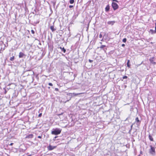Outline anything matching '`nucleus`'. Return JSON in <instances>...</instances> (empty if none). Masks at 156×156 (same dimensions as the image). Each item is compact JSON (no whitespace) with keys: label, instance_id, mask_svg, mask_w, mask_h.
I'll use <instances>...</instances> for the list:
<instances>
[{"label":"nucleus","instance_id":"obj_1","mask_svg":"<svg viewBox=\"0 0 156 156\" xmlns=\"http://www.w3.org/2000/svg\"><path fill=\"white\" fill-rule=\"evenodd\" d=\"M61 132V129L56 128L53 131H52L51 134L55 135L60 134Z\"/></svg>","mask_w":156,"mask_h":156},{"label":"nucleus","instance_id":"obj_2","mask_svg":"<svg viewBox=\"0 0 156 156\" xmlns=\"http://www.w3.org/2000/svg\"><path fill=\"white\" fill-rule=\"evenodd\" d=\"M150 149L149 150V153L152 155H154L155 153V149L152 145L150 146Z\"/></svg>","mask_w":156,"mask_h":156},{"label":"nucleus","instance_id":"obj_3","mask_svg":"<svg viewBox=\"0 0 156 156\" xmlns=\"http://www.w3.org/2000/svg\"><path fill=\"white\" fill-rule=\"evenodd\" d=\"M112 5L114 10H115L119 8L118 5L115 2H112Z\"/></svg>","mask_w":156,"mask_h":156},{"label":"nucleus","instance_id":"obj_4","mask_svg":"<svg viewBox=\"0 0 156 156\" xmlns=\"http://www.w3.org/2000/svg\"><path fill=\"white\" fill-rule=\"evenodd\" d=\"M149 60L151 64L153 65L156 64V61L155 62V58L154 57H151L150 58Z\"/></svg>","mask_w":156,"mask_h":156},{"label":"nucleus","instance_id":"obj_5","mask_svg":"<svg viewBox=\"0 0 156 156\" xmlns=\"http://www.w3.org/2000/svg\"><path fill=\"white\" fill-rule=\"evenodd\" d=\"M56 147V146H52L51 145H49L47 147V148L48 151H51L55 148Z\"/></svg>","mask_w":156,"mask_h":156},{"label":"nucleus","instance_id":"obj_6","mask_svg":"<svg viewBox=\"0 0 156 156\" xmlns=\"http://www.w3.org/2000/svg\"><path fill=\"white\" fill-rule=\"evenodd\" d=\"M34 137V135L33 134H30L27 135L26 137V139H31Z\"/></svg>","mask_w":156,"mask_h":156},{"label":"nucleus","instance_id":"obj_7","mask_svg":"<svg viewBox=\"0 0 156 156\" xmlns=\"http://www.w3.org/2000/svg\"><path fill=\"white\" fill-rule=\"evenodd\" d=\"M25 56V54L23 52H20L19 54V57L20 58H21Z\"/></svg>","mask_w":156,"mask_h":156},{"label":"nucleus","instance_id":"obj_8","mask_svg":"<svg viewBox=\"0 0 156 156\" xmlns=\"http://www.w3.org/2000/svg\"><path fill=\"white\" fill-rule=\"evenodd\" d=\"M110 10V6L109 5H108L105 8V11L106 12H108Z\"/></svg>","mask_w":156,"mask_h":156},{"label":"nucleus","instance_id":"obj_9","mask_svg":"<svg viewBox=\"0 0 156 156\" xmlns=\"http://www.w3.org/2000/svg\"><path fill=\"white\" fill-rule=\"evenodd\" d=\"M148 137L150 141H154V139L150 134L148 135Z\"/></svg>","mask_w":156,"mask_h":156},{"label":"nucleus","instance_id":"obj_10","mask_svg":"<svg viewBox=\"0 0 156 156\" xmlns=\"http://www.w3.org/2000/svg\"><path fill=\"white\" fill-rule=\"evenodd\" d=\"M115 23V21H109L108 22V24H111L112 25H113Z\"/></svg>","mask_w":156,"mask_h":156},{"label":"nucleus","instance_id":"obj_11","mask_svg":"<svg viewBox=\"0 0 156 156\" xmlns=\"http://www.w3.org/2000/svg\"><path fill=\"white\" fill-rule=\"evenodd\" d=\"M155 30H153L152 29H150V30L149 32L151 33V34H153L154 33H156V32H155Z\"/></svg>","mask_w":156,"mask_h":156},{"label":"nucleus","instance_id":"obj_12","mask_svg":"<svg viewBox=\"0 0 156 156\" xmlns=\"http://www.w3.org/2000/svg\"><path fill=\"white\" fill-rule=\"evenodd\" d=\"M130 60H128L127 62V66L129 68H130V64L129 63Z\"/></svg>","mask_w":156,"mask_h":156},{"label":"nucleus","instance_id":"obj_13","mask_svg":"<svg viewBox=\"0 0 156 156\" xmlns=\"http://www.w3.org/2000/svg\"><path fill=\"white\" fill-rule=\"evenodd\" d=\"M50 29L52 32L56 30V29L54 28V26H51L50 27Z\"/></svg>","mask_w":156,"mask_h":156},{"label":"nucleus","instance_id":"obj_14","mask_svg":"<svg viewBox=\"0 0 156 156\" xmlns=\"http://www.w3.org/2000/svg\"><path fill=\"white\" fill-rule=\"evenodd\" d=\"M60 48L62 50V51H63L64 53H65L66 52V49L64 48H62L61 47H60Z\"/></svg>","mask_w":156,"mask_h":156},{"label":"nucleus","instance_id":"obj_15","mask_svg":"<svg viewBox=\"0 0 156 156\" xmlns=\"http://www.w3.org/2000/svg\"><path fill=\"white\" fill-rule=\"evenodd\" d=\"M135 121L137 123L140 122V121L139 120V118L138 117H137L136 118Z\"/></svg>","mask_w":156,"mask_h":156},{"label":"nucleus","instance_id":"obj_16","mask_svg":"<svg viewBox=\"0 0 156 156\" xmlns=\"http://www.w3.org/2000/svg\"><path fill=\"white\" fill-rule=\"evenodd\" d=\"M14 58H15L14 56H13L12 57L10 58V60L11 61H12L14 59Z\"/></svg>","mask_w":156,"mask_h":156},{"label":"nucleus","instance_id":"obj_17","mask_svg":"<svg viewBox=\"0 0 156 156\" xmlns=\"http://www.w3.org/2000/svg\"><path fill=\"white\" fill-rule=\"evenodd\" d=\"M74 0H70L69 2L70 4H72L74 3Z\"/></svg>","mask_w":156,"mask_h":156},{"label":"nucleus","instance_id":"obj_18","mask_svg":"<svg viewBox=\"0 0 156 156\" xmlns=\"http://www.w3.org/2000/svg\"><path fill=\"white\" fill-rule=\"evenodd\" d=\"M106 47V46L105 45H102L100 47V48H103Z\"/></svg>","mask_w":156,"mask_h":156},{"label":"nucleus","instance_id":"obj_19","mask_svg":"<svg viewBox=\"0 0 156 156\" xmlns=\"http://www.w3.org/2000/svg\"><path fill=\"white\" fill-rule=\"evenodd\" d=\"M126 41V38H124L123 39L122 41L123 42L125 43Z\"/></svg>","mask_w":156,"mask_h":156},{"label":"nucleus","instance_id":"obj_20","mask_svg":"<svg viewBox=\"0 0 156 156\" xmlns=\"http://www.w3.org/2000/svg\"><path fill=\"white\" fill-rule=\"evenodd\" d=\"M82 93H77V94H75V93H73V94L74 95V96H77L78 95H79L80 94H81Z\"/></svg>","mask_w":156,"mask_h":156},{"label":"nucleus","instance_id":"obj_21","mask_svg":"<svg viewBox=\"0 0 156 156\" xmlns=\"http://www.w3.org/2000/svg\"><path fill=\"white\" fill-rule=\"evenodd\" d=\"M31 32L33 34H34L35 33L34 31L33 30H31Z\"/></svg>","mask_w":156,"mask_h":156},{"label":"nucleus","instance_id":"obj_22","mask_svg":"<svg viewBox=\"0 0 156 156\" xmlns=\"http://www.w3.org/2000/svg\"><path fill=\"white\" fill-rule=\"evenodd\" d=\"M127 76H125L123 77V79H127Z\"/></svg>","mask_w":156,"mask_h":156},{"label":"nucleus","instance_id":"obj_23","mask_svg":"<svg viewBox=\"0 0 156 156\" xmlns=\"http://www.w3.org/2000/svg\"><path fill=\"white\" fill-rule=\"evenodd\" d=\"M42 114L41 113H40L38 115V117H41V116H42Z\"/></svg>","mask_w":156,"mask_h":156},{"label":"nucleus","instance_id":"obj_24","mask_svg":"<svg viewBox=\"0 0 156 156\" xmlns=\"http://www.w3.org/2000/svg\"><path fill=\"white\" fill-rule=\"evenodd\" d=\"M89 61L90 62V63H91L92 62H93V60H90V59H89Z\"/></svg>","mask_w":156,"mask_h":156},{"label":"nucleus","instance_id":"obj_25","mask_svg":"<svg viewBox=\"0 0 156 156\" xmlns=\"http://www.w3.org/2000/svg\"><path fill=\"white\" fill-rule=\"evenodd\" d=\"M48 85L49 86H53V84L51 83H49Z\"/></svg>","mask_w":156,"mask_h":156},{"label":"nucleus","instance_id":"obj_26","mask_svg":"<svg viewBox=\"0 0 156 156\" xmlns=\"http://www.w3.org/2000/svg\"><path fill=\"white\" fill-rule=\"evenodd\" d=\"M55 90H56V91H58L59 90L58 89V88H55Z\"/></svg>","mask_w":156,"mask_h":156},{"label":"nucleus","instance_id":"obj_27","mask_svg":"<svg viewBox=\"0 0 156 156\" xmlns=\"http://www.w3.org/2000/svg\"><path fill=\"white\" fill-rule=\"evenodd\" d=\"M69 8H72V7H73V5H70L69 6Z\"/></svg>","mask_w":156,"mask_h":156},{"label":"nucleus","instance_id":"obj_28","mask_svg":"<svg viewBox=\"0 0 156 156\" xmlns=\"http://www.w3.org/2000/svg\"><path fill=\"white\" fill-rule=\"evenodd\" d=\"M155 32H156V22L155 23Z\"/></svg>","mask_w":156,"mask_h":156},{"label":"nucleus","instance_id":"obj_29","mask_svg":"<svg viewBox=\"0 0 156 156\" xmlns=\"http://www.w3.org/2000/svg\"><path fill=\"white\" fill-rule=\"evenodd\" d=\"M112 1H114L118 2V1L117 0H112Z\"/></svg>","mask_w":156,"mask_h":156},{"label":"nucleus","instance_id":"obj_30","mask_svg":"<svg viewBox=\"0 0 156 156\" xmlns=\"http://www.w3.org/2000/svg\"><path fill=\"white\" fill-rule=\"evenodd\" d=\"M13 144V143H10V144H9V145H10V146H12V145Z\"/></svg>","mask_w":156,"mask_h":156},{"label":"nucleus","instance_id":"obj_31","mask_svg":"<svg viewBox=\"0 0 156 156\" xmlns=\"http://www.w3.org/2000/svg\"><path fill=\"white\" fill-rule=\"evenodd\" d=\"M37 137L39 138H41V136H37Z\"/></svg>","mask_w":156,"mask_h":156},{"label":"nucleus","instance_id":"obj_32","mask_svg":"<svg viewBox=\"0 0 156 156\" xmlns=\"http://www.w3.org/2000/svg\"><path fill=\"white\" fill-rule=\"evenodd\" d=\"M125 46V45L124 44H122V47H124V46Z\"/></svg>","mask_w":156,"mask_h":156},{"label":"nucleus","instance_id":"obj_33","mask_svg":"<svg viewBox=\"0 0 156 156\" xmlns=\"http://www.w3.org/2000/svg\"><path fill=\"white\" fill-rule=\"evenodd\" d=\"M133 124H132V125H131V129H132V127H133Z\"/></svg>","mask_w":156,"mask_h":156},{"label":"nucleus","instance_id":"obj_34","mask_svg":"<svg viewBox=\"0 0 156 156\" xmlns=\"http://www.w3.org/2000/svg\"><path fill=\"white\" fill-rule=\"evenodd\" d=\"M57 137H58V136H55V138H57Z\"/></svg>","mask_w":156,"mask_h":156},{"label":"nucleus","instance_id":"obj_35","mask_svg":"<svg viewBox=\"0 0 156 156\" xmlns=\"http://www.w3.org/2000/svg\"><path fill=\"white\" fill-rule=\"evenodd\" d=\"M101 36V34H100V37Z\"/></svg>","mask_w":156,"mask_h":156},{"label":"nucleus","instance_id":"obj_36","mask_svg":"<svg viewBox=\"0 0 156 156\" xmlns=\"http://www.w3.org/2000/svg\"><path fill=\"white\" fill-rule=\"evenodd\" d=\"M151 44H153V42H151Z\"/></svg>","mask_w":156,"mask_h":156},{"label":"nucleus","instance_id":"obj_37","mask_svg":"<svg viewBox=\"0 0 156 156\" xmlns=\"http://www.w3.org/2000/svg\"><path fill=\"white\" fill-rule=\"evenodd\" d=\"M5 49V48H3V50H4Z\"/></svg>","mask_w":156,"mask_h":156},{"label":"nucleus","instance_id":"obj_38","mask_svg":"<svg viewBox=\"0 0 156 156\" xmlns=\"http://www.w3.org/2000/svg\"><path fill=\"white\" fill-rule=\"evenodd\" d=\"M138 156H140V154H139Z\"/></svg>","mask_w":156,"mask_h":156},{"label":"nucleus","instance_id":"obj_39","mask_svg":"<svg viewBox=\"0 0 156 156\" xmlns=\"http://www.w3.org/2000/svg\"><path fill=\"white\" fill-rule=\"evenodd\" d=\"M142 152L141 151L140 152V154H142Z\"/></svg>","mask_w":156,"mask_h":156}]
</instances>
